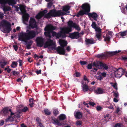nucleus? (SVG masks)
I'll return each instance as SVG.
<instances>
[{
  "instance_id": "obj_1",
  "label": "nucleus",
  "mask_w": 127,
  "mask_h": 127,
  "mask_svg": "<svg viewBox=\"0 0 127 127\" xmlns=\"http://www.w3.org/2000/svg\"><path fill=\"white\" fill-rule=\"evenodd\" d=\"M56 28V26H53L52 24H49L47 25L44 29L45 32L44 33V35L47 37L49 38L47 41L44 44V48H47L50 49V46H53L54 43L52 40L50 38L52 37L51 33H52L53 37L56 36L57 32L53 31L55 30Z\"/></svg>"
},
{
  "instance_id": "obj_2",
  "label": "nucleus",
  "mask_w": 127,
  "mask_h": 127,
  "mask_svg": "<svg viewBox=\"0 0 127 127\" xmlns=\"http://www.w3.org/2000/svg\"><path fill=\"white\" fill-rule=\"evenodd\" d=\"M35 32L33 30H27V32L21 33L19 36L18 40L24 41L27 44V40L34 38L36 36Z\"/></svg>"
},
{
  "instance_id": "obj_3",
  "label": "nucleus",
  "mask_w": 127,
  "mask_h": 127,
  "mask_svg": "<svg viewBox=\"0 0 127 127\" xmlns=\"http://www.w3.org/2000/svg\"><path fill=\"white\" fill-rule=\"evenodd\" d=\"M59 43L61 46H58L57 48H55V47L53 46H50L49 49H53L55 50L60 55H64L65 54V50L64 47L66 46L67 43L66 41L62 39H60Z\"/></svg>"
},
{
  "instance_id": "obj_4",
  "label": "nucleus",
  "mask_w": 127,
  "mask_h": 127,
  "mask_svg": "<svg viewBox=\"0 0 127 127\" xmlns=\"http://www.w3.org/2000/svg\"><path fill=\"white\" fill-rule=\"evenodd\" d=\"M0 29L2 32L4 33H9L11 30V24L6 20H3L0 23Z\"/></svg>"
},
{
  "instance_id": "obj_5",
  "label": "nucleus",
  "mask_w": 127,
  "mask_h": 127,
  "mask_svg": "<svg viewBox=\"0 0 127 127\" xmlns=\"http://www.w3.org/2000/svg\"><path fill=\"white\" fill-rule=\"evenodd\" d=\"M81 7L83 10H80L76 14V16L77 17L84 14L87 15L88 13L90 11V6L88 4L85 3L83 4Z\"/></svg>"
},
{
  "instance_id": "obj_6",
  "label": "nucleus",
  "mask_w": 127,
  "mask_h": 127,
  "mask_svg": "<svg viewBox=\"0 0 127 127\" xmlns=\"http://www.w3.org/2000/svg\"><path fill=\"white\" fill-rule=\"evenodd\" d=\"M16 2H14V3H11V4L8 3L7 1L5 0H0V4L1 5V8L3 10L4 13H6V12L8 11H9L11 9V8L9 6H6L5 4L8 3L9 5L14 6L16 3Z\"/></svg>"
},
{
  "instance_id": "obj_7",
  "label": "nucleus",
  "mask_w": 127,
  "mask_h": 127,
  "mask_svg": "<svg viewBox=\"0 0 127 127\" xmlns=\"http://www.w3.org/2000/svg\"><path fill=\"white\" fill-rule=\"evenodd\" d=\"M61 29V31L57 33L56 37L57 38L59 39L60 37L65 38L66 37L65 33H68L71 31V29L68 28L63 27Z\"/></svg>"
},
{
  "instance_id": "obj_8",
  "label": "nucleus",
  "mask_w": 127,
  "mask_h": 127,
  "mask_svg": "<svg viewBox=\"0 0 127 127\" xmlns=\"http://www.w3.org/2000/svg\"><path fill=\"white\" fill-rule=\"evenodd\" d=\"M94 66L96 67H98L99 68L102 67L103 68L107 70L108 68V67L106 65L102 62L99 61H96L93 62Z\"/></svg>"
},
{
  "instance_id": "obj_9",
  "label": "nucleus",
  "mask_w": 127,
  "mask_h": 127,
  "mask_svg": "<svg viewBox=\"0 0 127 127\" xmlns=\"http://www.w3.org/2000/svg\"><path fill=\"white\" fill-rule=\"evenodd\" d=\"M52 10V13L53 17H59L60 16L66 15H67L66 13L64 12H62L60 10H56L54 9Z\"/></svg>"
},
{
  "instance_id": "obj_10",
  "label": "nucleus",
  "mask_w": 127,
  "mask_h": 127,
  "mask_svg": "<svg viewBox=\"0 0 127 127\" xmlns=\"http://www.w3.org/2000/svg\"><path fill=\"white\" fill-rule=\"evenodd\" d=\"M125 72V70L123 69L122 68H119L115 71V76L116 77L119 78L123 75Z\"/></svg>"
},
{
  "instance_id": "obj_11",
  "label": "nucleus",
  "mask_w": 127,
  "mask_h": 127,
  "mask_svg": "<svg viewBox=\"0 0 127 127\" xmlns=\"http://www.w3.org/2000/svg\"><path fill=\"white\" fill-rule=\"evenodd\" d=\"M29 26L32 29L37 27V23L34 18L31 17L29 22Z\"/></svg>"
},
{
  "instance_id": "obj_12",
  "label": "nucleus",
  "mask_w": 127,
  "mask_h": 127,
  "mask_svg": "<svg viewBox=\"0 0 127 127\" xmlns=\"http://www.w3.org/2000/svg\"><path fill=\"white\" fill-rule=\"evenodd\" d=\"M35 41L37 46L39 47L42 46L44 43V41L42 37H38L36 38Z\"/></svg>"
},
{
  "instance_id": "obj_13",
  "label": "nucleus",
  "mask_w": 127,
  "mask_h": 127,
  "mask_svg": "<svg viewBox=\"0 0 127 127\" xmlns=\"http://www.w3.org/2000/svg\"><path fill=\"white\" fill-rule=\"evenodd\" d=\"M3 113L4 114L6 115L12 116L15 114V113H13L12 111V110L9 109L7 108H5L3 110Z\"/></svg>"
},
{
  "instance_id": "obj_14",
  "label": "nucleus",
  "mask_w": 127,
  "mask_h": 127,
  "mask_svg": "<svg viewBox=\"0 0 127 127\" xmlns=\"http://www.w3.org/2000/svg\"><path fill=\"white\" fill-rule=\"evenodd\" d=\"M80 33L78 32H74L70 33L69 34V37L71 39H77L79 37Z\"/></svg>"
},
{
  "instance_id": "obj_15",
  "label": "nucleus",
  "mask_w": 127,
  "mask_h": 127,
  "mask_svg": "<svg viewBox=\"0 0 127 127\" xmlns=\"http://www.w3.org/2000/svg\"><path fill=\"white\" fill-rule=\"evenodd\" d=\"M74 115L75 118L78 119L81 118L83 117L82 113L79 111H75L74 113Z\"/></svg>"
},
{
  "instance_id": "obj_16",
  "label": "nucleus",
  "mask_w": 127,
  "mask_h": 127,
  "mask_svg": "<svg viewBox=\"0 0 127 127\" xmlns=\"http://www.w3.org/2000/svg\"><path fill=\"white\" fill-rule=\"evenodd\" d=\"M82 89L83 92L85 93L88 91L89 87L87 84H84L83 82L82 83Z\"/></svg>"
},
{
  "instance_id": "obj_17",
  "label": "nucleus",
  "mask_w": 127,
  "mask_h": 127,
  "mask_svg": "<svg viewBox=\"0 0 127 127\" xmlns=\"http://www.w3.org/2000/svg\"><path fill=\"white\" fill-rule=\"evenodd\" d=\"M23 14H24L23 16V22L24 24H26L25 22H27L28 21L30 16L29 15L26 13Z\"/></svg>"
},
{
  "instance_id": "obj_18",
  "label": "nucleus",
  "mask_w": 127,
  "mask_h": 127,
  "mask_svg": "<svg viewBox=\"0 0 127 127\" xmlns=\"http://www.w3.org/2000/svg\"><path fill=\"white\" fill-rule=\"evenodd\" d=\"M108 52H107L106 54L102 53L101 54H98L97 55L96 57L100 59H104L108 56V55H109L107 53Z\"/></svg>"
},
{
  "instance_id": "obj_19",
  "label": "nucleus",
  "mask_w": 127,
  "mask_h": 127,
  "mask_svg": "<svg viewBox=\"0 0 127 127\" xmlns=\"http://www.w3.org/2000/svg\"><path fill=\"white\" fill-rule=\"evenodd\" d=\"M87 15L90 17H92L93 18H97L98 17L97 14L95 12H93L92 13H88Z\"/></svg>"
},
{
  "instance_id": "obj_20",
  "label": "nucleus",
  "mask_w": 127,
  "mask_h": 127,
  "mask_svg": "<svg viewBox=\"0 0 127 127\" xmlns=\"http://www.w3.org/2000/svg\"><path fill=\"white\" fill-rule=\"evenodd\" d=\"M52 12V10H50L48 13L44 15V17L48 19H49L51 17H53Z\"/></svg>"
},
{
  "instance_id": "obj_21",
  "label": "nucleus",
  "mask_w": 127,
  "mask_h": 127,
  "mask_svg": "<svg viewBox=\"0 0 127 127\" xmlns=\"http://www.w3.org/2000/svg\"><path fill=\"white\" fill-rule=\"evenodd\" d=\"M20 9L22 14H24L26 12L25 7L24 6L21 5L20 6Z\"/></svg>"
},
{
  "instance_id": "obj_22",
  "label": "nucleus",
  "mask_w": 127,
  "mask_h": 127,
  "mask_svg": "<svg viewBox=\"0 0 127 127\" xmlns=\"http://www.w3.org/2000/svg\"><path fill=\"white\" fill-rule=\"evenodd\" d=\"M70 6L68 5H65L63 7V10L66 13H69L70 11H68L70 8Z\"/></svg>"
},
{
  "instance_id": "obj_23",
  "label": "nucleus",
  "mask_w": 127,
  "mask_h": 127,
  "mask_svg": "<svg viewBox=\"0 0 127 127\" xmlns=\"http://www.w3.org/2000/svg\"><path fill=\"white\" fill-rule=\"evenodd\" d=\"M85 41L87 45L89 44H93L95 43L92 38L87 39Z\"/></svg>"
},
{
  "instance_id": "obj_24",
  "label": "nucleus",
  "mask_w": 127,
  "mask_h": 127,
  "mask_svg": "<svg viewBox=\"0 0 127 127\" xmlns=\"http://www.w3.org/2000/svg\"><path fill=\"white\" fill-rule=\"evenodd\" d=\"M66 118V115L64 114H61L59 116V121L64 120Z\"/></svg>"
},
{
  "instance_id": "obj_25",
  "label": "nucleus",
  "mask_w": 127,
  "mask_h": 127,
  "mask_svg": "<svg viewBox=\"0 0 127 127\" xmlns=\"http://www.w3.org/2000/svg\"><path fill=\"white\" fill-rule=\"evenodd\" d=\"M95 92L97 94H102L103 93V90L100 88H98L97 89L95 90Z\"/></svg>"
},
{
  "instance_id": "obj_26",
  "label": "nucleus",
  "mask_w": 127,
  "mask_h": 127,
  "mask_svg": "<svg viewBox=\"0 0 127 127\" xmlns=\"http://www.w3.org/2000/svg\"><path fill=\"white\" fill-rule=\"evenodd\" d=\"M51 118L53 121L57 125H59V124H60V123L58 120L57 119H56L55 117L53 116H52Z\"/></svg>"
},
{
  "instance_id": "obj_27",
  "label": "nucleus",
  "mask_w": 127,
  "mask_h": 127,
  "mask_svg": "<svg viewBox=\"0 0 127 127\" xmlns=\"http://www.w3.org/2000/svg\"><path fill=\"white\" fill-rule=\"evenodd\" d=\"M75 23H74L72 21L69 20L68 22V25L69 27L68 28L71 29V28L73 27L74 24Z\"/></svg>"
},
{
  "instance_id": "obj_28",
  "label": "nucleus",
  "mask_w": 127,
  "mask_h": 127,
  "mask_svg": "<svg viewBox=\"0 0 127 127\" xmlns=\"http://www.w3.org/2000/svg\"><path fill=\"white\" fill-rule=\"evenodd\" d=\"M121 51L120 50H118V51H115L114 52H108L107 53L110 55H114L118 53L121 52Z\"/></svg>"
},
{
  "instance_id": "obj_29",
  "label": "nucleus",
  "mask_w": 127,
  "mask_h": 127,
  "mask_svg": "<svg viewBox=\"0 0 127 127\" xmlns=\"http://www.w3.org/2000/svg\"><path fill=\"white\" fill-rule=\"evenodd\" d=\"M53 113L54 115L56 116L59 113V110L57 108L54 109H53Z\"/></svg>"
},
{
  "instance_id": "obj_30",
  "label": "nucleus",
  "mask_w": 127,
  "mask_h": 127,
  "mask_svg": "<svg viewBox=\"0 0 127 127\" xmlns=\"http://www.w3.org/2000/svg\"><path fill=\"white\" fill-rule=\"evenodd\" d=\"M7 64V62H0V65L1 68H4V66H5Z\"/></svg>"
},
{
  "instance_id": "obj_31",
  "label": "nucleus",
  "mask_w": 127,
  "mask_h": 127,
  "mask_svg": "<svg viewBox=\"0 0 127 127\" xmlns=\"http://www.w3.org/2000/svg\"><path fill=\"white\" fill-rule=\"evenodd\" d=\"M12 116H10L5 120V121L6 122H12L13 121V118L12 117Z\"/></svg>"
},
{
  "instance_id": "obj_32",
  "label": "nucleus",
  "mask_w": 127,
  "mask_h": 127,
  "mask_svg": "<svg viewBox=\"0 0 127 127\" xmlns=\"http://www.w3.org/2000/svg\"><path fill=\"white\" fill-rule=\"evenodd\" d=\"M29 101L30 103L29 105L31 107H33V105L34 104V103L33 102V98H30L29 99Z\"/></svg>"
},
{
  "instance_id": "obj_33",
  "label": "nucleus",
  "mask_w": 127,
  "mask_h": 127,
  "mask_svg": "<svg viewBox=\"0 0 127 127\" xmlns=\"http://www.w3.org/2000/svg\"><path fill=\"white\" fill-rule=\"evenodd\" d=\"M44 112L46 115H49L51 114V112L48 109H45L44 110Z\"/></svg>"
},
{
  "instance_id": "obj_34",
  "label": "nucleus",
  "mask_w": 127,
  "mask_h": 127,
  "mask_svg": "<svg viewBox=\"0 0 127 127\" xmlns=\"http://www.w3.org/2000/svg\"><path fill=\"white\" fill-rule=\"evenodd\" d=\"M43 16V15L40 12L36 15L35 18L37 19H40Z\"/></svg>"
},
{
  "instance_id": "obj_35",
  "label": "nucleus",
  "mask_w": 127,
  "mask_h": 127,
  "mask_svg": "<svg viewBox=\"0 0 127 127\" xmlns=\"http://www.w3.org/2000/svg\"><path fill=\"white\" fill-rule=\"evenodd\" d=\"M18 65L17 62L13 61L12 62V64L11 65V66L12 68H15Z\"/></svg>"
},
{
  "instance_id": "obj_36",
  "label": "nucleus",
  "mask_w": 127,
  "mask_h": 127,
  "mask_svg": "<svg viewBox=\"0 0 127 127\" xmlns=\"http://www.w3.org/2000/svg\"><path fill=\"white\" fill-rule=\"evenodd\" d=\"M101 36V33H96V36L98 39V40H101V39L102 38Z\"/></svg>"
},
{
  "instance_id": "obj_37",
  "label": "nucleus",
  "mask_w": 127,
  "mask_h": 127,
  "mask_svg": "<svg viewBox=\"0 0 127 127\" xmlns=\"http://www.w3.org/2000/svg\"><path fill=\"white\" fill-rule=\"evenodd\" d=\"M73 27L78 31H80V29L79 25H77L76 23L74 24Z\"/></svg>"
},
{
  "instance_id": "obj_38",
  "label": "nucleus",
  "mask_w": 127,
  "mask_h": 127,
  "mask_svg": "<svg viewBox=\"0 0 127 127\" xmlns=\"http://www.w3.org/2000/svg\"><path fill=\"white\" fill-rule=\"evenodd\" d=\"M96 33H101V29L98 27H97L95 29Z\"/></svg>"
},
{
  "instance_id": "obj_39",
  "label": "nucleus",
  "mask_w": 127,
  "mask_h": 127,
  "mask_svg": "<svg viewBox=\"0 0 127 127\" xmlns=\"http://www.w3.org/2000/svg\"><path fill=\"white\" fill-rule=\"evenodd\" d=\"M113 95L116 98H118L119 97V94L117 92H113Z\"/></svg>"
},
{
  "instance_id": "obj_40",
  "label": "nucleus",
  "mask_w": 127,
  "mask_h": 127,
  "mask_svg": "<svg viewBox=\"0 0 127 127\" xmlns=\"http://www.w3.org/2000/svg\"><path fill=\"white\" fill-rule=\"evenodd\" d=\"M127 32V31H125L122 32L120 33V35L122 36H124L126 35Z\"/></svg>"
},
{
  "instance_id": "obj_41",
  "label": "nucleus",
  "mask_w": 127,
  "mask_h": 127,
  "mask_svg": "<svg viewBox=\"0 0 127 127\" xmlns=\"http://www.w3.org/2000/svg\"><path fill=\"white\" fill-rule=\"evenodd\" d=\"M110 37L107 34L106 35V36L104 39V40L105 41H109L110 40Z\"/></svg>"
},
{
  "instance_id": "obj_42",
  "label": "nucleus",
  "mask_w": 127,
  "mask_h": 127,
  "mask_svg": "<svg viewBox=\"0 0 127 127\" xmlns=\"http://www.w3.org/2000/svg\"><path fill=\"white\" fill-rule=\"evenodd\" d=\"M91 26L95 29L97 27L96 25L95 22H93Z\"/></svg>"
},
{
  "instance_id": "obj_43",
  "label": "nucleus",
  "mask_w": 127,
  "mask_h": 127,
  "mask_svg": "<svg viewBox=\"0 0 127 127\" xmlns=\"http://www.w3.org/2000/svg\"><path fill=\"white\" fill-rule=\"evenodd\" d=\"M4 14V12L3 13L1 11H0V19H2L3 18Z\"/></svg>"
},
{
  "instance_id": "obj_44",
  "label": "nucleus",
  "mask_w": 127,
  "mask_h": 127,
  "mask_svg": "<svg viewBox=\"0 0 127 127\" xmlns=\"http://www.w3.org/2000/svg\"><path fill=\"white\" fill-rule=\"evenodd\" d=\"M5 1H7L9 3L11 4V3H14V2H17L16 0H5Z\"/></svg>"
},
{
  "instance_id": "obj_45",
  "label": "nucleus",
  "mask_w": 127,
  "mask_h": 127,
  "mask_svg": "<svg viewBox=\"0 0 127 127\" xmlns=\"http://www.w3.org/2000/svg\"><path fill=\"white\" fill-rule=\"evenodd\" d=\"M53 4V3L52 1H50L49 3H48L47 7L50 8L52 6Z\"/></svg>"
},
{
  "instance_id": "obj_46",
  "label": "nucleus",
  "mask_w": 127,
  "mask_h": 127,
  "mask_svg": "<svg viewBox=\"0 0 127 127\" xmlns=\"http://www.w3.org/2000/svg\"><path fill=\"white\" fill-rule=\"evenodd\" d=\"M93 66V64L92 63L90 64H89L87 66V68L89 69H92Z\"/></svg>"
},
{
  "instance_id": "obj_47",
  "label": "nucleus",
  "mask_w": 127,
  "mask_h": 127,
  "mask_svg": "<svg viewBox=\"0 0 127 127\" xmlns=\"http://www.w3.org/2000/svg\"><path fill=\"white\" fill-rule=\"evenodd\" d=\"M76 124L77 126H80L82 124V121H81L78 120L76 122Z\"/></svg>"
},
{
  "instance_id": "obj_48",
  "label": "nucleus",
  "mask_w": 127,
  "mask_h": 127,
  "mask_svg": "<svg viewBox=\"0 0 127 127\" xmlns=\"http://www.w3.org/2000/svg\"><path fill=\"white\" fill-rule=\"evenodd\" d=\"M80 63L81 65H84L86 64L87 62L85 61H80Z\"/></svg>"
},
{
  "instance_id": "obj_49",
  "label": "nucleus",
  "mask_w": 127,
  "mask_h": 127,
  "mask_svg": "<svg viewBox=\"0 0 127 127\" xmlns=\"http://www.w3.org/2000/svg\"><path fill=\"white\" fill-rule=\"evenodd\" d=\"M28 110V108L27 107H25L21 111L23 112H25Z\"/></svg>"
},
{
  "instance_id": "obj_50",
  "label": "nucleus",
  "mask_w": 127,
  "mask_h": 127,
  "mask_svg": "<svg viewBox=\"0 0 127 127\" xmlns=\"http://www.w3.org/2000/svg\"><path fill=\"white\" fill-rule=\"evenodd\" d=\"M47 10H44L43 11H41V14L43 15V16H44V15L46 14L47 12Z\"/></svg>"
},
{
  "instance_id": "obj_51",
  "label": "nucleus",
  "mask_w": 127,
  "mask_h": 127,
  "mask_svg": "<svg viewBox=\"0 0 127 127\" xmlns=\"http://www.w3.org/2000/svg\"><path fill=\"white\" fill-rule=\"evenodd\" d=\"M20 117V113H17V114H15L14 115V118H19Z\"/></svg>"
},
{
  "instance_id": "obj_52",
  "label": "nucleus",
  "mask_w": 127,
  "mask_h": 127,
  "mask_svg": "<svg viewBox=\"0 0 127 127\" xmlns=\"http://www.w3.org/2000/svg\"><path fill=\"white\" fill-rule=\"evenodd\" d=\"M19 73V72H18L16 71L15 70L13 71L12 72L13 75H18Z\"/></svg>"
},
{
  "instance_id": "obj_53",
  "label": "nucleus",
  "mask_w": 127,
  "mask_h": 127,
  "mask_svg": "<svg viewBox=\"0 0 127 127\" xmlns=\"http://www.w3.org/2000/svg\"><path fill=\"white\" fill-rule=\"evenodd\" d=\"M15 51H17L18 49V46L16 45H13V46Z\"/></svg>"
},
{
  "instance_id": "obj_54",
  "label": "nucleus",
  "mask_w": 127,
  "mask_h": 127,
  "mask_svg": "<svg viewBox=\"0 0 127 127\" xmlns=\"http://www.w3.org/2000/svg\"><path fill=\"white\" fill-rule=\"evenodd\" d=\"M18 61L19 63V66H22L23 64H22V61L20 59H19L18 60Z\"/></svg>"
},
{
  "instance_id": "obj_55",
  "label": "nucleus",
  "mask_w": 127,
  "mask_h": 127,
  "mask_svg": "<svg viewBox=\"0 0 127 127\" xmlns=\"http://www.w3.org/2000/svg\"><path fill=\"white\" fill-rule=\"evenodd\" d=\"M114 127H121V125L120 123H118L115 125Z\"/></svg>"
},
{
  "instance_id": "obj_56",
  "label": "nucleus",
  "mask_w": 127,
  "mask_h": 127,
  "mask_svg": "<svg viewBox=\"0 0 127 127\" xmlns=\"http://www.w3.org/2000/svg\"><path fill=\"white\" fill-rule=\"evenodd\" d=\"M101 74L102 76H103L104 77H105L107 75L106 73L104 72L101 73Z\"/></svg>"
},
{
  "instance_id": "obj_57",
  "label": "nucleus",
  "mask_w": 127,
  "mask_h": 127,
  "mask_svg": "<svg viewBox=\"0 0 127 127\" xmlns=\"http://www.w3.org/2000/svg\"><path fill=\"white\" fill-rule=\"evenodd\" d=\"M122 12L124 13L125 14L126 13V11L125 10V9L124 8H122L121 9Z\"/></svg>"
},
{
  "instance_id": "obj_58",
  "label": "nucleus",
  "mask_w": 127,
  "mask_h": 127,
  "mask_svg": "<svg viewBox=\"0 0 127 127\" xmlns=\"http://www.w3.org/2000/svg\"><path fill=\"white\" fill-rule=\"evenodd\" d=\"M121 59L124 61H127V57L122 56L121 57Z\"/></svg>"
},
{
  "instance_id": "obj_59",
  "label": "nucleus",
  "mask_w": 127,
  "mask_h": 127,
  "mask_svg": "<svg viewBox=\"0 0 127 127\" xmlns=\"http://www.w3.org/2000/svg\"><path fill=\"white\" fill-rule=\"evenodd\" d=\"M89 104L93 106H94L95 104L93 102H89Z\"/></svg>"
},
{
  "instance_id": "obj_60",
  "label": "nucleus",
  "mask_w": 127,
  "mask_h": 127,
  "mask_svg": "<svg viewBox=\"0 0 127 127\" xmlns=\"http://www.w3.org/2000/svg\"><path fill=\"white\" fill-rule=\"evenodd\" d=\"M88 89V91L91 92L93 91L94 89V88L93 87H92L90 88L89 87Z\"/></svg>"
},
{
  "instance_id": "obj_61",
  "label": "nucleus",
  "mask_w": 127,
  "mask_h": 127,
  "mask_svg": "<svg viewBox=\"0 0 127 127\" xmlns=\"http://www.w3.org/2000/svg\"><path fill=\"white\" fill-rule=\"evenodd\" d=\"M102 109V107L100 106H98L96 108V109L98 111H100Z\"/></svg>"
},
{
  "instance_id": "obj_62",
  "label": "nucleus",
  "mask_w": 127,
  "mask_h": 127,
  "mask_svg": "<svg viewBox=\"0 0 127 127\" xmlns=\"http://www.w3.org/2000/svg\"><path fill=\"white\" fill-rule=\"evenodd\" d=\"M112 32L111 31H109L108 32V35L109 36H110V37L112 35Z\"/></svg>"
},
{
  "instance_id": "obj_63",
  "label": "nucleus",
  "mask_w": 127,
  "mask_h": 127,
  "mask_svg": "<svg viewBox=\"0 0 127 127\" xmlns=\"http://www.w3.org/2000/svg\"><path fill=\"white\" fill-rule=\"evenodd\" d=\"M41 69H40L39 70L36 71V74L37 75L41 73Z\"/></svg>"
},
{
  "instance_id": "obj_64",
  "label": "nucleus",
  "mask_w": 127,
  "mask_h": 127,
  "mask_svg": "<svg viewBox=\"0 0 127 127\" xmlns=\"http://www.w3.org/2000/svg\"><path fill=\"white\" fill-rule=\"evenodd\" d=\"M31 45L30 44H27V45L26 46L27 47V49H29L31 48Z\"/></svg>"
}]
</instances>
